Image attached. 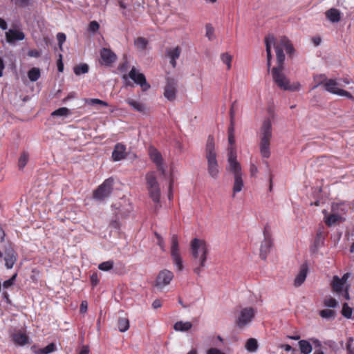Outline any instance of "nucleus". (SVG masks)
Here are the masks:
<instances>
[{
  "label": "nucleus",
  "instance_id": "59",
  "mask_svg": "<svg viewBox=\"0 0 354 354\" xmlns=\"http://www.w3.org/2000/svg\"><path fill=\"white\" fill-rule=\"evenodd\" d=\"M28 55L30 57H38L40 56V53L37 50H32L28 52Z\"/></svg>",
  "mask_w": 354,
  "mask_h": 354
},
{
  "label": "nucleus",
  "instance_id": "56",
  "mask_svg": "<svg viewBox=\"0 0 354 354\" xmlns=\"http://www.w3.org/2000/svg\"><path fill=\"white\" fill-rule=\"evenodd\" d=\"M250 171L252 176H254L258 172V169L254 164H250Z\"/></svg>",
  "mask_w": 354,
  "mask_h": 354
},
{
  "label": "nucleus",
  "instance_id": "9",
  "mask_svg": "<svg viewBox=\"0 0 354 354\" xmlns=\"http://www.w3.org/2000/svg\"><path fill=\"white\" fill-rule=\"evenodd\" d=\"M113 179L109 178L105 180L94 192L93 197L97 201H103L108 198L112 192Z\"/></svg>",
  "mask_w": 354,
  "mask_h": 354
},
{
  "label": "nucleus",
  "instance_id": "42",
  "mask_svg": "<svg viewBox=\"0 0 354 354\" xmlns=\"http://www.w3.org/2000/svg\"><path fill=\"white\" fill-rule=\"evenodd\" d=\"M70 114V111L66 107L59 108L52 113L53 116H67Z\"/></svg>",
  "mask_w": 354,
  "mask_h": 354
},
{
  "label": "nucleus",
  "instance_id": "54",
  "mask_svg": "<svg viewBox=\"0 0 354 354\" xmlns=\"http://www.w3.org/2000/svg\"><path fill=\"white\" fill-rule=\"evenodd\" d=\"M310 342L313 344H314V346L315 347H321L322 346V343L318 339H316V338H310L309 339Z\"/></svg>",
  "mask_w": 354,
  "mask_h": 354
},
{
  "label": "nucleus",
  "instance_id": "35",
  "mask_svg": "<svg viewBox=\"0 0 354 354\" xmlns=\"http://www.w3.org/2000/svg\"><path fill=\"white\" fill-rule=\"evenodd\" d=\"M148 44V41L143 37H138L134 41V45L139 50H144Z\"/></svg>",
  "mask_w": 354,
  "mask_h": 354
},
{
  "label": "nucleus",
  "instance_id": "13",
  "mask_svg": "<svg viewBox=\"0 0 354 354\" xmlns=\"http://www.w3.org/2000/svg\"><path fill=\"white\" fill-rule=\"evenodd\" d=\"M178 91V82L176 80L171 77L167 79L165 86L164 96L169 101H174L176 97Z\"/></svg>",
  "mask_w": 354,
  "mask_h": 354
},
{
  "label": "nucleus",
  "instance_id": "47",
  "mask_svg": "<svg viewBox=\"0 0 354 354\" xmlns=\"http://www.w3.org/2000/svg\"><path fill=\"white\" fill-rule=\"evenodd\" d=\"M66 36L64 33L59 32L57 35V39L58 41L59 47L61 50H62V45L64 43V41H66Z\"/></svg>",
  "mask_w": 354,
  "mask_h": 354
},
{
  "label": "nucleus",
  "instance_id": "48",
  "mask_svg": "<svg viewBox=\"0 0 354 354\" xmlns=\"http://www.w3.org/2000/svg\"><path fill=\"white\" fill-rule=\"evenodd\" d=\"M324 304L325 306L330 307V308H335L336 307L337 302L336 299L329 297L324 300Z\"/></svg>",
  "mask_w": 354,
  "mask_h": 354
},
{
  "label": "nucleus",
  "instance_id": "28",
  "mask_svg": "<svg viewBox=\"0 0 354 354\" xmlns=\"http://www.w3.org/2000/svg\"><path fill=\"white\" fill-rule=\"evenodd\" d=\"M298 344L302 354H310L313 351L312 344L308 340H300Z\"/></svg>",
  "mask_w": 354,
  "mask_h": 354
},
{
  "label": "nucleus",
  "instance_id": "38",
  "mask_svg": "<svg viewBox=\"0 0 354 354\" xmlns=\"http://www.w3.org/2000/svg\"><path fill=\"white\" fill-rule=\"evenodd\" d=\"M341 219V216L337 214H332L325 218V222L328 225H332Z\"/></svg>",
  "mask_w": 354,
  "mask_h": 354
},
{
  "label": "nucleus",
  "instance_id": "29",
  "mask_svg": "<svg viewBox=\"0 0 354 354\" xmlns=\"http://www.w3.org/2000/svg\"><path fill=\"white\" fill-rule=\"evenodd\" d=\"M192 327V324L189 322H177L174 324V329L176 331L185 332L189 330Z\"/></svg>",
  "mask_w": 354,
  "mask_h": 354
},
{
  "label": "nucleus",
  "instance_id": "12",
  "mask_svg": "<svg viewBox=\"0 0 354 354\" xmlns=\"http://www.w3.org/2000/svg\"><path fill=\"white\" fill-rule=\"evenodd\" d=\"M255 315V310L251 307L245 308L240 311L236 323L239 328H243L251 323Z\"/></svg>",
  "mask_w": 354,
  "mask_h": 354
},
{
  "label": "nucleus",
  "instance_id": "23",
  "mask_svg": "<svg viewBox=\"0 0 354 354\" xmlns=\"http://www.w3.org/2000/svg\"><path fill=\"white\" fill-rule=\"evenodd\" d=\"M149 156L152 161L157 165L158 168L160 170H162L164 174L162 168V158L160 152L154 148H151L149 149Z\"/></svg>",
  "mask_w": 354,
  "mask_h": 354
},
{
  "label": "nucleus",
  "instance_id": "11",
  "mask_svg": "<svg viewBox=\"0 0 354 354\" xmlns=\"http://www.w3.org/2000/svg\"><path fill=\"white\" fill-rule=\"evenodd\" d=\"M10 337L16 346H24L30 344V339L24 328H14L10 331Z\"/></svg>",
  "mask_w": 354,
  "mask_h": 354
},
{
  "label": "nucleus",
  "instance_id": "32",
  "mask_svg": "<svg viewBox=\"0 0 354 354\" xmlns=\"http://www.w3.org/2000/svg\"><path fill=\"white\" fill-rule=\"evenodd\" d=\"M127 102L136 111L138 112H144L145 110V107L143 104L140 103L138 101H136L133 99H128Z\"/></svg>",
  "mask_w": 354,
  "mask_h": 354
},
{
  "label": "nucleus",
  "instance_id": "4",
  "mask_svg": "<svg viewBox=\"0 0 354 354\" xmlns=\"http://www.w3.org/2000/svg\"><path fill=\"white\" fill-rule=\"evenodd\" d=\"M272 124L269 119L263 121L260 131L259 151L263 158L270 156V140L272 139Z\"/></svg>",
  "mask_w": 354,
  "mask_h": 354
},
{
  "label": "nucleus",
  "instance_id": "8",
  "mask_svg": "<svg viewBox=\"0 0 354 354\" xmlns=\"http://www.w3.org/2000/svg\"><path fill=\"white\" fill-rule=\"evenodd\" d=\"M147 190L150 198L156 203L160 202V189L153 174L149 173L146 176Z\"/></svg>",
  "mask_w": 354,
  "mask_h": 354
},
{
  "label": "nucleus",
  "instance_id": "37",
  "mask_svg": "<svg viewBox=\"0 0 354 354\" xmlns=\"http://www.w3.org/2000/svg\"><path fill=\"white\" fill-rule=\"evenodd\" d=\"M221 59L223 64H226L227 69L230 70L231 68L232 57L229 53H224L221 55Z\"/></svg>",
  "mask_w": 354,
  "mask_h": 354
},
{
  "label": "nucleus",
  "instance_id": "3",
  "mask_svg": "<svg viewBox=\"0 0 354 354\" xmlns=\"http://www.w3.org/2000/svg\"><path fill=\"white\" fill-rule=\"evenodd\" d=\"M205 158L207 162V172L209 175L216 179L219 174V168L216 160V153L215 151V143L214 138L209 136L207 138L205 146Z\"/></svg>",
  "mask_w": 354,
  "mask_h": 354
},
{
  "label": "nucleus",
  "instance_id": "30",
  "mask_svg": "<svg viewBox=\"0 0 354 354\" xmlns=\"http://www.w3.org/2000/svg\"><path fill=\"white\" fill-rule=\"evenodd\" d=\"M257 340L254 338H250L247 340L245 348L250 353H255L258 349Z\"/></svg>",
  "mask_w": 354,
  "mask_h": 354
},
{
  "label": "nucleus",
  "instance_id": "36",
  "mask_svg": "<svg viewBox=\"0 0 354 354\" xmlns=\"http://www.w3.org/2000/svg\"><path fill=\"white\" fill-rule=\"evenodd\" d=\"M88 71V66L86 64H82L74 67V73L77 75L86 73Z\"/></svg>",
  "mask_w": 354,
  "mask_h": 354
},
{
  "label": "nucleus",
  "instance_id": "44",
  "mask_svg": "<svg viewBox=\"0 0 354 354\" xmlns=\"http://www.w3.org/2000/svg\"><path fill=\"white\" fill-rule=\"evenodd\" d=\"M342 315L346 318H351L352 315V308H350L346 303L344 304L342 310Z\"/></svg>",
  "mask_w": 354,
  "mask_h": 354
},
{
  "label": "nucleus",
  "instance_id": "63",
  "mask_svg": "<svg viewBox=\"0 0 354 354\" xmlns=\"http://www.w3.org/2000/svg\"><path fill=\"white\" fill-rule=\"evenodd\" d=\"M59 57H60V59L57 63V68L59 72H62L63 71L64 66H63V63L62 61V55H60Z\"/></svg>",
  "mask_w": 354,
  "mask_h": 354
},
{
  "label": "nucleus",
  "instance_id": "1",
  "mask_svg": "<svg viewBox=\"0 0 354 354\" xmlns=\"http://www.w3.org/2000/svg\"><path fill=\"white\" fill-rule=\"evenodd\" d=\"M266 50L267 53V66L268 70L271 66V46L273 45L277 56V64H283L285 55L283 50L291 55L294 52V48L289 39L286 37H281L277 39L273 35H269L265 39Z\"/></svg>",
  "mask_w": 354,
  "mask_h": 354
},
{
  "label": "nucleus",
  "instance_id": "55",
  "mask_svg": "<svg viewBox=\"0 0 354 354\" xmlns=\"http://www.w3.org/2000/svg\"><path fill=\"white\" fill-rule=\"evenodd\" d=\"M228 135H234V120H230V126L228 128Z\"/></svg>",
  "mask_w": 354,
  "mask_h": 354
},
{
  "label": "nucleus",
  "instance_id": "52",
  "mask_svg": "<svg viewBox=\"0 0 354 354\" xmlns=\"http://www.w3.org/2000/svg\"><path fill=\"white\" fill-rule=\"evenodd\" d=\"M91 282L93 286H95L98 284L99 279H98L97 274L96 273H93V274H91Z\"/></svg>",
  "mask_w": 354,
  "mask_h": 354
},
{
  "label": "nucleus",
  "instance_id": "58",
  "mask_svg": "<svg viewBox=\"0 0 354 354\" xmlns=\"http://www.w3.org/2000/svg\"><path fill=\"white\" fill-rule=\"evenodd\" d=\"M161 306H162V302L159 299H156L152 303V306L154 309H157V308L161 307Z\"/></svg>",
  "mask_w": 354,
  "mask_h": 354
},
{
  "label": "nucleus",
  "instance_id": "33",
  "mask_svg": "<svg viewBox=\"0 0 354 354\" xmlns=\"http://www.w3.org/2000/svg\"><path fill=\"white\" fill-rule=\"evenodd\" d=\"M41 73L40 70L38 68L34 67L32 68L28 72V79L31 82H35L40 77Z\"/></svg>",
  "mask_w": 354,
  "mask_h": 354
},
{
  "label": "nucleus",
  "instance_id": "40",
  "mask_svg": "<svg viewBox=\"0 0 354 354\" xmlns=\"http://www.w3.org/2000/svg\"><path fill=\"white\" fill-rule=\"evenodd\" d=\"M205 36L209 41H212L215 38L214 29L213 26L209 24H207L205 26Z\"/></svg>",
  "mask_w": 354,
  "mask_h": 354
},
{
  "label": "nucleus",
  "instance_id": "19",
  "mask_svg": "<svg viewBox=\"0 0 354 354\" xmlns=\"http://www.w3.org/2000/svg\"><path fill=\"white\" fill-rule=\"evenodd\" d=\"M348 273L344 274L342 278H339L337 276H335L333 279V289L335 292L338 294L342 292L345 288V284L348 278Z\"/></svg>",
  "mask_w": 354,
  "mask_h": 354
},
{
  "label": "nucleus",
  "instance_id": "17",
  "mask_svg": "<svg viewBox=\"0 0 354 354\" xmlns=\"http://www.w3.org/2000/svg\"><path fill=\"white\" fill-rule=\"evenodd\" d=\"M263 236L264 239L260 247V257L262 259L265 260L272 245L270 234L266 228L264 229Z\"/></svg>",
  "mask_w": 354,
  "mask_h": 354
},
{
  "label": "nucleus",
  "instance_id": "16",
  "mask_svg": "<svg viewBox=\"0 0 354 354\" xmlns=\"http://www.w3.org/2000/svg\"><path fill=\"white\" fill-rule=\"evenodd\" d=\"M6 41L11 45H15L17 41L25 39V34L19 28H10L5 32Z\"/></svg>",
  "mask_w": 354,
  "mask_h": 354
},
{
  "label": "nucleus",
  "instance_id": "21",
  "mask_svg": "<svg viewBox=\"0 0 354 354\" xmlns=\"http://www.w3.org/2000/svg\"><path fill=\"white\" fill-rule=\"evenodd\" d=\"M308 272V266L306 264H303L300 267L299 273L294 280V286L295 287L300 286L306 280Z\"/></svg>",
  "mask_w": 354,
  "mask_h": 354
},
{
  "label": "nucleus",
  "instance_id": "60",
  "mask_svg": "<svg viewBox=\"0 0 354 354\" xmlns=\"http://www.w3.org/2000/svg\"><path fill=\"white\" fill-rule=\"evenodd\" d=\"M0 28L3 30H7V28H8V26H7L6 21L4 19H1V18H0Z\"/></svg>",
  "mask_w": 354,
  "mask_h": 354
},
{
  "label": "nucleus",
  "instance_id": "53",
  "mask_svg": "<svg viewBox=\"0 0 354 354\" xmlns=\"http://www.w3.org/2000/svg\"><path fill=\"white\" fill-rule=\"evenodd\" d=\"M88 308V304L86 301H82L80 305V313H85Z\"/></svg>",
  "mask_w": 354,
  "mask_h": 354
},
{
  "label": "nucleus",
  "instance_id": "51",
  "mask_svg": "<svg viewBox=\"0 0 354 354\" xmlns=\"http://www.w3.org/2000/svg\"><path fill=\"white\" fill-rule=\"evenodd\" d=\"M206 354H225V353L218 348H211L207 351Z\"/></svg>",
  "mask_w": 354,
  "mask_h": 354
},
{
  "label": "nucleus",
  "instance_id": "27",
  "mask_svg": "<svg viewBox=\"0 0 354 354\" xmlns=\"http://www.w3.org/2000/svg\"><path fill=\"white\" fill-rule=\"evenodd\" d=\"M243 180L242 178V175H236L234 176V185H233V197H234L235 194L240 192L243 187Z\"/></svg>",
  "mask_w": 354,
  "mask_h": 354
},
{
  "label": "nucleus",
  "instance_id": "62",
  "mask_svg": "<svg viewBox=\"0 0 354 354\" xmlns=\"http://www.w3.org/2000/svg\"><path fill=\"white\" fill-rule=\"evenodd\" d=\"M79 354H89V348L87 346H83Z\"/></svg>",
  "mask_w": 354,
  "mask_h": 354
},
{
  "label": "nucleus",
  "instance_id": "24",
  "mask_svg": "<svg viewBox=\"0 0 354 354\" xmlns=\"http://www.w3.org/2000/svg\"><path fill=\"white\" fill-rule=\"evenodd\" d=\"M181 49L179 46L167 50V55L170 58V64L175 68L176 66V59L180 57Z\"/></svg>",
  "mask_w": 354,
  "mask_h": 354
},
{
  "label": "nucleus",
  "instance_id": "50",
  "mask_svg": "<svg viewBox=\"0 0 354 354\" xmlns=\"http://www.w3.org/2000/svg\"><path fill=\"white\" fill-rule=\"evenodd\" d=\"M16 277H17V274H15L10 279L5 281L3 283V288H8L9 287L12 286L14 283V281H15Z\"/></svg>",
  "mask_w": 354,
  "mask_h": 354
},
{
  "label": "nucleus",
  "instance_id": "10",
  "mask_svg": "<svg viewBox=\"0 0 354 354\" xmlns=\"http://www.w3.org/2000/svg\"><path fill=\"white\" fill-rule=\"evenodd\" d=\"M227 169L232 172L234 176L242 175L241 165L236 160L235 147H229L228 148Z\"/></svg>",
  "mask_w": 354,
  "mask_h": 354
},
{
  "label": "nucleus",
  "instance_id": "45",
  "mask_svg": "<svg viewBox=\"0 0 354 354\" xmlns=\"http://www.w3.org/2000/svg\"><path fill=\"white\" fill-rule=\"evenodd\" d=\"M320 316L323 318L330 319L334 317L335 312L330 309H325L320 311Z\"/></svg>",
  "mask_w": 354,
  "mask_h": 354
},
{
  "label": "nucleus",
  "instance_id": "64",
  "mask_svg": "<svg viewBox=\"0 0 354 354\" xmlns=\"http://www.w3.org/2000/svg\"><path fill=\"white\" fill-rule=\"evenodd\" d=\"M343 296L345 299L348 300L350 299L349 293L348 290V288L346 287L345 290L342 292Z\"/></svg>",
  "mask_w": 354,
  "mask_h": 354
},
{
  "label": "nucleus",
  "instance_id": "18",
  "mask_svg": "<svg viewBox=\"0 0 354 354\" xmlns=\"http://www.w3.org/2000/svg\"><path fill=\"white\" fill-rule=\"evenodd\" d=\"M1 258H3L5 266L8 269L12 268L17 261V256L12 248H6Z\"/></svg>",
  "mask_w": 354,
  "mask_h": 354
},
{
  "label": "nucleus",
  "instance_id": "5",
  "mask_svg": "<svg viewBox=\"0 0 354 354\" xmlns=\"http://www.w3.org/2000/svg\"><path fill=\"white\" fill-rule=\"evenodd\" d=\"M315 80L317 82V84L313 86V89L316 88L319 84L324 82V86L328 92L339 96L346 97L354 102V97L350 93L339 88V86H344L340 82L333 79L327 80L323 75L315 77Z\"/></svg>",
  "mask_w": 354,
  "mask_h": 354
},
{
  "label": "nucleus",
  "instance_id": "6",
  "mask_svg": "<svg viewBox=\"0 0 354 354\" xmlns=\"http://www.w3.org/2000/svg\"><path fill=\"white\" fill-rule=\"evenodd\" d=\"M272 75L274 83L283 90L295 91L300 88L299 82L290 84L289 80L283 73V64H277V66L272 69Z\"/></svg>",
  "mask_w": 354,
  "mask_h": 354
},
{
  "label": "nucleus",
  "instance_id": "43",
  "mask_svg": "<svg viewBox=\"0 0 354 354\" xmlns=\"http://www.w3.org/2000/svg\"><path fill=\"white\" fill-rule=\"evenodd\" d=\"M347 354H354V339L350 337L347 339L346 345Z\"/></svg>",
  "mask_w": 354,
  "mask_h": 354
},
{
  "label": "nucleus",
  "instance_id": "61",
  "mask_svg": "<svg viewBox=\"0 0 354 354\" xmlns=\"http://www.w3.org/2000/svg\"><path fill=\"white\" fill-rule=\"evenodd\" d=\"M234 103H233L232 104L230 110V120H234L235 111L234 109Z\"/></svg>",
  "mask_w": 354,
  "mask_h": 354
},
{
  "label": "nucleus",
  "instance_id": "49",
  "mask_svg": "<svg viewBox=\"0 0 354 354\" xmlns=\"http://www.w3.org/2000/svg\"><path fill=\"white\" fill-rule=\"evenodd\" d=\"M155 236L157 238V244L160 246V249L162 251H165V243L163 238L158 234V233H155Z\"/></svg>",
  "mask_w": 354,
  "mask_h": 354
},
{
  "label": "nucleus",
  "instance_id": "46",
  "mask_svg": "<svg viewBox=\"0 0 354 354\" xmlns=\"http://www.w3.org/2000/svg\"><path fill=\"white\" fill-rule=\"evenodd\" d=\"M100 28L99 24L96 21H92L88 26V31L93 33L96 32Z\"/></svg>",
  "mask_w": 354,
  "mask_h": 354
},
{
  "label": "nucleus",
  "instance_id": "25",
  "mask_svg": "<svg viewBox=\"0 0 354 354\" xmlns=\"http://www.w3.org/2000/svg\"><path fill=\"white\" fill-rule=\"evenodd\" d=\"M56 349V346L54 343H50L43 348H39L37 346L34 345L31 346L30 350L35 354H49Z\"/></svg>",
  "mask_w": 354,
  "mask_h": 354
},
{
  "label": "nucleus",
  "instance_id": "2",
  "mask_svg": "<svg viewBox=\"0 0 354 354\" xmlns=\"http://www.w3.org/2000/svg\"><path fill=\"white\" fill-rule=\"evenodd\" d=\"M191 252L194 261L198 266L194 269V273L200 274L205 266V261L209 253V246L203 239H194L190 243Z\"/></svg>",
  "mask_w": 354,
  "mask_h": 354
},
{
  "label": "nucleus",
  "instance_id": "22",
  "mask_svg": "<svg viewBox=\"0 0 354 354\" xmlns=\"http://www.w3.org/2000/svg\"><path fill=\"white\" fill-rule=\"evenodd\" d=\"M126 147L121 143H118L112 153V158L114 161H119L124 158L126 153Z\"/></svg>",
  "mask_w": 354,
  "mask_h": 354
},
{
  "label": "nucleus",
  "instance_id": "14",
  "mask_svg": "<svg viewBox=\"0 0 354 354\" xmlns=\"http://www.w3.org/2000/svg\"><path fill=\"white\" fill-rule=\"evenodd\" d=\"M129 77L136 84L140 86L142 91H146L150 88V85L147 82L145 76L140 73L135 67H133L129 73Z\"/></svg>",
  "mask_w": 354,
  "mask_h": 354
},
{
  "label": "nucleus",
  "instance_id": "39",
  "mask_svg": "<svg viewBox=\"0 0 354 354\" xmlns=\"http://www.w3.org/2000/svg\"><path fill=\"white\" fill-rule=\"evenodd\" d=\"M28 160V154L26 152H23L19 158L18 165L19 169H22L26 165Z\"/></svg>",
  "mask_w": 354,
  "mask_h": 354
},
{
  "label": "nucleus",
  "instance_id": "34",
  "mask_svg": "<svg viewBox=\"0 0 354 354\" xmlns=\"http://www.w3.org/2000/svg\"><path fill=\"white\" fill-rule=\"evenodd\" d=\"M129 328V319L126 317H120L118 319V329L120 332H125Z\"/></svg>",
  "mask_w": 354,
  "mask_h": 354
},
{
  "label": "nucleus",
  "instance_id": "31",
  "mask_svg": "<svg viewBox=\"0 0 354 354\" xmlns=\"http://www.w3.org/2000/svg\"><path fill=\"white\" fill-rule=\"evenodd\" d=\"M84 103L87 105L90 106H108L109 104L103 100L97 98H85L84 100Z\"/></svg>",
  "mask_w": 354,
  "mask_h": 354
},
{
  "label": "nucleus",
  "instance_id": "20",
  "mask_svg": "<svg viewBox=\"0 0 354 354\" xmlns=\"http://www.w3.org/2000/svg\"><path fill=\"white\" fill-rule=\"evenodd\" d=\"M100 57L102 64L106 66H110L116 60L115 54L109 48H103L100 51Z\"/></svg>",
  "mask_w": 354,
  "mask_h": 354
},
{
  "label": "nucleus",
  "instance_id": "7",
  "mask_svg": "<svg viewBox=\"0 0 354 354\" xmlns=\"http://www.w3.org/2000/svg\"><path fill=\"white\" fill-rule=\"evenodd\" d=\"M170 255L174 268L177 271L184 269L183 261L180 252L178 237L176 234L171 236Z\"/></svg>",
  "mask_w": 354,
  "mask_h": 354
},
{
  "label": "nucleus",
  "instance_id": "57",
  "mask_svg": "<svg viewBox=\"0 0 354 354\" xmlns=\"http://www.w3.org/2000/svg\"><path fill=\"white\" fill-rule=\"evenodd\" d=\"M228 142L230 147H234L235 143V135H228Z\"/></svg>",
  "mask_w": 354,
  "mask_h": 354
},
{
  "label": "nucleus",
  "instance_id": "15",
  "mask_svg": "<svg viewBox=\"0 0 354 354\" xmlns=\"http://www.w3.org/2000/svg\"><path fill=\"white\" fill-rule=\"evenodd\" d=\"M174 273L167 269H164L159 272L156 280V286L159 289H162L169 285L174 278Z\"/></svg>",
  "mask_w": 354,
  "mask_h": 354
},
{
  "label": "nucleus",
  "instance_id": "41",
  "mask_svg": "<svg viewBox=\"0 0 354 354\" xmlns=\"http://www.w3.org/2000/svg\"><path fill=\"white\" fill-rule=\"evenodd\" d=\"M113 261H107L99 264L98 268L102 271H109L113 268Z\"/></svg>",
  "mask_w": 354,
  "mask_h": 354
},
{
  "label": "nucleus",
  "instance_id": "26",
  "mask_svg": "<svg viewBox=\"0 0 354 354\" xmlns=\"http://www.w3.org/2000/svg\"><path fill=\"white\" fill-rule=\"evenodd\" d=\"M326 18L332 23H336L340 21L341 12L336 8H330L326 12Z\"/></svg>",
  "mask_w": 354,
  "mask_h": 354
}]
</instances>
